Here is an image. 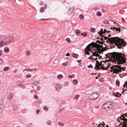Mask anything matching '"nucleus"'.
<instances>
[{"label":"nucleus","mask_w":127,"mask_h":127,"mask_svg":"<svg viewBox=\"0 0 127 127\" xmlns=\"http://www.w3.org/2000/svg\"><path fill=\"white\" fill-rule=\"evenodd\" d=\"M68 84V83L67 82H65L64 83V85L65 86H67Z\"/></svg>","instance_id":"nucleus-44"},{"label":"nucleus","mask_w":127,"mask_h":127,"mask_svg":"<svg viewBox=\"0 0 127 127\" xmlns=\"http://www.w3.org/2000/svg\"><path fill=\"white\" fill-rule=\"evenodd\" d=\"M2 52L1 50L0 51V56L2 54Z\"/></svg>","instance_id":"nucleus-61"},{"label":"nucleus","mask_w":127,"mask_h":127,"mask_svg":"<svg viewBox=\"0 0 127 127\" xmlns=\"http://www.w3.org/2000/svg\"><path fill=\"white\" fill-rule=\"evenodd\" d=\"M99 96V95L95 93L89 96V98L91 99H95Z\"/></svg>","instance_id":"nucleus-8"},{"label":"nucleus","mask_w":127,"mask_h":127,"mask_svg":"<svg viewBox=\"0 0 127 127\" xmlns=\"http://www.w3.org/2000/svg\"><path fill=\"white\" fill-rule=\"evenodd\" d=\"M101 13L99 11L97 12L96 13V15L97 16H101Z\"/></svg>","instance_id":"nucleus-30"},{"label":"nucleus","mask_w":127,"mask_h":127,"mask_svg":"<svg viewBox=\"0 0 127 127\" xmlns=\"http://www.w3.org/2000/svg\"><path fill=\"white\" fill-rule=\"evenodd\" d=\"M13 38L12 36H10L8 37H6L3 39L4 45H9L12 41Z\"/></svg>","instance_id":"nucleus-5"},{"label":"nucleus","mask_w":127,"mask_h":127,"mask_svg":"<svg viewBox=\"0 0 127 127\" xmlns=\"http://www.w3.org/2000/svg\"><path fill=\"white\" fill-rule=\"evenodd\" d=\"M110 29L111 30L113 29V30L116 31H118L119 32H120V29L119 28H116L115 27H114L113 28H110Z\"/></svg>","instance_id":"nucleus-15"},{"label":"nucleus","mask_w":127,"mask_h":127,"mask_svg":"<svg viewBox=\"0 0 127 127\" xmlns=\"http://www.w3.org/2000/svg\"><path fill=\"white\" fill-rule=\"evenodd\" d=\"M68 62H66L65 63H63L62 65L64 66H66L68 65Z\"/></svg>","instance_id":"nucleus-25"},{"label":"nucleus","mask_w":127,"mask_h":127,"mask_svg":"<svg viewBox=\"0 0 127 127\" xmlns=\"http://www.w3.org/2000/svg\"><path fill=\"white\" fill-rule=\"evenodd\" d=\"M58 124L59 126H63L64 125V123L60 122H58Z\"/></svg>","instance_id":"nucleus-26"},{"label":"nucleus","mask_w":127,"mask_h":127,"mask_svg":"<svg viewBox=\"0 0 127 127\" xmlns=\"http://www.w3.org/2000/svg\"><path fill=\"white\" fill-rule=\"evenodd\" d=\"M88 67L89 68H92L93 67L92 65L91 64H90L88 66Z\"/></svg>","instance_id":"nucleus-48"},{"label":"nucleus","mask_w":127,"mask_h":127,"mask_svg":"<svg viewBox=\"0 0 127 127\" xmlns=\"http://www.w3.org/2000/svg\"><path fill=\"white\" fill-rule=\"evenodd\" d=\"M13 96V95L12 94L9 93L8 94L7 98L8 100H10Z\"/></svg>","instance_id":"nucleus-13"},{"label":"nucleus","mask_w":127,"mask_h":127,"mask_svg":"<svg viewBox=\"0 0 127 127\" xmlns=\"http://www.w3.org/2000/svg\"><path fill=\"white\" fill-rule=\"evenodd\" d=\"M36 89L38 90H39L40 89V86H37L36 87Z\"/></svg>","instance_id":"nucleus-47"},{"label":"nucleus","mask_w":127,"mask_h":127,"mask_svg":"<svg viewBox=\"0 0 127 127\" xmlns=\"http://www.w3.org/2000/svg\"><path fill=\"white\" fill-rule=\"evenodd\" d=\"M76 32L77 33H78V34H79L80 33V31L78 30H77L76 31Z\"/></svg>","instance_id":"nucleus-46"},{"label":"nucleus","mask_w":127,"mask_h":127,"mask_svg":"<svg viewBox=\"0 0 127 127\" xmlns=\"http://www.w3.org/2000/svg\"><path fill=\"white\" fill-rule=\"evenodd\" d=\"M5 46L4 45V42L3 40L0 41V47H2Z\"/></svg>","instance_id":"nucleus-19"},{"label":"nucleus","mask_w":127,"mask_h":127,"mask_svg":"<svg viewBox=\"0 0 127 127\" xmlns=\"http://www.w3.org/2000/svg\"><path fill=\"white\" fill-rule=\"evenodd\" d=\"M126 69V67H121V70H122L123 71H125Z\"/></svg>","instance_id":"nucleus-39"},{"label":"nucleus","mask_w":127,"mask_h":127,"mask_svg":"<svg viewBox=\"0 0 127 127\" xmlns=\"http://www.w3.org/2000/svg\"><path fill=\"white\" fill-rule=\"evenodd\" d=\"M99 64H95V66H96V67H97V66H99Z\"/></svg>","instance_id":"nucleus-62"},{"label":"nucleus","mask_w":127,"mask_h":127,"mask_svg":"<svg viewBox=\"0 0 127 127\" xmlns=\"http://www.w3.org/2000/svg\"><path fill=\"white\" fill-rule=\"evenodd\" d=\"M9 69V68L8 67H6L4 68L3 69L4 71H6L8 70Z\"/></svg>","instance_id":"nucleus-32"},{"label":"nucleus","mask_w":127,"mask_h":127,"mask_svg":"<svg viewBox=\"0 0 127 127\" xmlns=\"http://www.w3.org/2000/svg\"><path fill=\"white\" fill-rule=\"evenodd\" d=\"M90 44L88 45L86 47L85 49H86V50H87L88 51H91V50L90 49Z\"/></svg>","instance_id":"nucleus-18"},{"label":"nucleus","mask_w":127,"mask_h":127,"mask_svg":"<svg viewBox=\"0 0 127 127\" xmlns=\"http://www.w3.org/2000/svg\"><path fill=\"white\" fill-rule=\"evenodd\" d=\"M3 62L2 59L0 58V64H1L3 63Z\"/></svg>","instance_id":"nucleus-41"},{"label":"nucleus","mask_w":127,"mask_h":127,"mask_svg":"<svg viewBox=\"0 0 127 127\" xmlns=\"http://www.w3.org/2000/svg\"><path fill=\"white\" fill-rule=\"evenodd\" d=\"M87 50L86 51V49H84V51H85V53L86 54H87L89 55V52Z\"/></svg>","instance_id":"nucleus-38"},{"label":"nucleus","mask_w":127,"mask_h":127,"mask_svg":"<svg viewBox=\"0 0 127 127\" xmlns=\"http://www.w3.org/2000/svg\"><path fill=\"white\" fill-rule=\"evenodd\" d=\"M66 41L68 43L70 42L71 41V40L70 38H67L66 39Z\"/></svg>","instance_id":"nucleus-36"},{"label":"nucleus","mask_w":127,"mask_h":127,"mask_svg":"<svg viewBox=\"0 0 127 127\" xmlns=\"http://www.w3.org/2000/svg\"><path fill=\"white\" fill-rule=\"evenodd\" d=\"M63 77V75L62 74H59L57 75V78L58 79H60Z\"/></svg>","instance_id":"nucleus-20"},{"label":"nucleus","mask_w":127,"mask_h":127,"mask_svg":"<svg viewBox=\"0 0 127 127\" xmlns=\"http://www.w3.org/2000/svg\"><path fill=\"white\" fill-rule=\"evenodd\" d=\"M44 10V9L43 8V7H42L41 8V9L40 10V12L41 13H42L43 12V11Z\"/></svg>","instance_id":"nucleus-40"},{"label":"nucleus","mask_w":127,"mask_h":127,"mask_svg":"<svg viewBox=\"0 0 127 127\" xmlns=\"http://www.w3.org/2000/svg\"><path fill=\"white\" fill-rule=\"evenodd\" d=\"M97 49H94V50L95 51V52L92 50L91 51V52L93 53V56H99L98 54V52L97 51Z\"/></svg>","instance_id":"nucleus-9"},{"label":"nucleus","mask_w":127,"mask_h":127,"mask_svg":"<svg viewBox=\"0 0 127 127\" xmlns=\"http://www.w3.org/2000/svg\"><path fill=\"white\" fill-rule=\"evenodd\" d=\"M103 29H101V31H100V32L102 33H103Z\"/></svg>","instance_id":"nucleus-59"},{"label":"nucleus","mask_w":127,"mask_h":127,"mask_svg":"<svg viewBox=\"0 0 127 127\" xmlns=\"http://www.w3.org/2000/svg\"><path fill=\"white\" fill-rule=\"evenodd\" d=\"M110 45V49H112L113 48L115 47V46L112 44V43H111Z\"/></svg>","instance_id":"nucleus-37"},{"label":"nucleus","mask_w":127,"mask_h":127,"mask_svg":"<svg viewBox=\"0 0 127 127\" xmlns=\"http://www.w3.org/2000/svg\"><path fill=\"white\" fill-rule=\"evenodd\" d=\"M4 49V51L5 52L7 53L9 52V47H5Z\"/></svg>","instance_id":"nucleus-16"},{"label":"nucleus","mask_w":127,"mask_h":127,"mask_svg":"<svg viewBox=\"0 0 127 127\" xmlns=\"http://www.w3.org/2000/svg\"><path fill=\"white\" fill-rule=\"evenodd\" d=\"M34 97L35 99H37L38 98V96L36 95H35L34 96Z\"/></svg>","instance_id":"nucleus-55"},{"label":"nucleus","mask_w":127,"mask_h":127,"mask_svg":"<svg viewBox=\"0 0 127 127\" xmlns=\"http://www.w3.org/2000/svg\"><path fill=\"white\" fill-rule=\"evenodd\" d=\"M55 87L56 90L57 91H59L61 89V86L59 84H56V85Z\"/></svg>","instance_id":"nucleus-11"},{"label":"nucleus","mask_w":127,"mask_h":127,"mask_svg":"<svg viewBox=\"0 0 127 127\" xmlns=\"http://www.w3.org/2000/svg\"><path fill=\"white\" fill-rule=\"evenodd\" d=\"M43 109L44 110L46 111H47L48 110V109L47 107H44L43 108Z\"/></svg>","instance_id":"nucleus-43"},{"label":"nucleus","mask_w":127,"mask_h":127,"mask_svg":"<svg viewBox=\"0 0 127 127\" xmlns=\"http://www.w3.org/2000/svg\"><path fill=\"white\" fill-rule=\"evenodd\" d=\"M93 55L89 57V59L90 60H91L93 61H95V60H96V59H97V58H96L95 59V58H94L92 56H93Z\"/></svg>","instance_id":"nucleus-22"},{"label":"nucleus","mask_w":127,"mask_h":127,"mask_svg":"<svg viewBox=\"0 0 127 127\" xmlns=\"http://www.w3.org/2000/svg\"><path fill=\"white\" fill-rule=\"evenodd\" d=\"M30 54H31L30 51L28 50L27 51V53L26 54L27 55H30Z\"/></svg>","instance_id":"nucleus-42"},{"label":"nucleus","mask_w":127,"mask_h":127,"mask_svg":"<svg viewBox=\"0 0 127 127\" xmlns=\"http://www.w3.org/2000/svg\"><path fill=\"white\" fill-rule=\"evenodd\" d=\"M124 121L122 123V125H123L124 127H126L127 126V124H126V123L125 122V121H126L125 120H124Z\"/></svg>","instance_id":"nucleus-24"},{"label":"nucleus","mask_w":127,"mask_h":127,"mask_svg":"<svg viewBox=\"0 0 127 127\" xmlns=\"http://www.w3.org/2000/svg\"><path fill=\"white\" fill-rule=\"evenodd\" d=\"M73 83L75 85H77L78 83V81L76 80H74L73 81Z\"/></svg>","instance_id":"nucleus-23"},{"label":"nucleus","mask_w":127,"mask_h":127,"mask_svg":"<svg viewBox=\"0 0 127 127\" xmlns=\"http://www.w3.org/2000/svg\"><path fill=\"white\" fill-rule=\"evenodd\" d=\"M104 23L105 24H108L109 23L108 21L106 20H104L103 21Z\"/></svg>","instance_id":"nucleus-34"},{"label":"nucleus","mask_w":127,"mask_h":127,"mask_svg":"<svg viewBox=\"0 0 127 127\" xmlns=\"http://www.w3.org/2000/svg\"><path fill=\"white\" fill-rule=\"evenodd\" d=\"M43 3L42 2H41L39 3V4L40 5H42L43 4Z\"/></svg>","instance_id":"nucleus-58"},{"label":"nucleus","mask_w":127,"mask_h":127,"mask_svg":"<svg viewBox=\"0 0 127 127\" xmlns=\"http://www.w3.org/2000/svg\"><path fill=\"white\" fill-rule=\"evenodd\" d=\"M102 62H104V61H102L101 62V63H99V66H100V67L101 66H102V65H103L102 64Z\"/></svg>","instance_id":"nucleus-49"},{"label":"nucleus","mask_w":127,"mask_h":127,"mask_svg":"<svg viewBox=\"0 0 127 127\" xmlns=\"http://www.w3.org/2000/svg\"><path fill=\"white\" fill-rule=\"evenodd\" d=\"M75 76V75L74 74H73L72 75H68V77L69 78H71L74 77Z\"/></svg>","instance_id":"nucleus-28"},{"label":"nucleus","mask_w":127,"mask_h":127,"mask_svg":"<svg viewBox=\"0 0 127 127\" xmlns=\"http://www.w3.org/2000/svg\"><path fill=\"white\" fill-rule=\"evenodd\" d=\"M104 64L103 65L104 67L103 66H101L100 68L103 70H107L110 66V64L109 63V62L107 61H104Z\"/></svg>","instance_id":"nucleus-6"},{"label":"nucleus","mask_w":127,"mask_h":127,"mask_svg":"<svg viewBox=\"0 0 127 127\" xmlns=\"http://www.w3.org/2000/svg\"><path fill=\"white\" fill-rule=\"evenodd\" d=\"M79 17L81 19H83L84 18V17L83 16L82 14L80 15Z\"/></svg>","instance_id":"nucleus-45"},{"label":"nucleus","mask_w":127,"mask_h":127,"mask_svg":"<svg viewBox=\"0 0 127 127\" xmlns=\"http://www.w3.org/2000/svg\"><path fill=\"white\" fill-rule=\"evenodd\" d=\"M3 105L2 104L0 105V114H1L4 109Z\"/></svg>","instance_id":"nucleus-10"},{"label":"nucleus","mask_w":127,"mask_h":127,"mask_svg":"<svg viewBox=\"0 0 127 127\" xmlns=\"http://www.w3.org/2000/svg\"><path fill=\"white\" fill-rule=\"evenodd\" d=\"M74 8L73 7L70 8L68 10V12L69 14L72 13L74 11Z\"/></svg>","instance_id":"nucleus-14"},{"label":"nucleus","mask_w":127,"mask_h":127,"mask_svg":"<svg viewBox=\"0 0 127 127\" xmlns=\"http://www.w3.org/2000/svg\"><path fill=\"white\" fill-rule=\"evenodd\" d=\"M80 96L79 95H77L75 96L74 97V98L76 99H77Z\"/></svg>","instance_id":"nucleus-33"},{"label":"nucleus","mask_w":127,"mask_h":127,"mask_svg":"<svg viewBox=\"0 0 127 127\" xmlns=\"http://www.w3.org/2000/svg\"><path fill=\"white\" fill-rule=\"evenodd\" d=\"M72 56L74 58H77L78 56H79V55L77 54H75V53H72Z\"/></svg>","instance_id":"nucleus-17"},{"label":"nucleus","mask_w":127,"mask_h":127,"mask_svg":"<svg viewBox=\"0 0 127 127\" xmlns=\"http://www.w3.org/2000/svg\"><path fill=\"white\" fill-rule=\"evenodd\" d=\"M51 123V122L50 121H49L47 122V124L48 125H50Z\"/></svg>","instance_id":"nucleus-52"},{"label":"nucleus","mask_w":127,"mask_h":127,"mask_svg":"<svg viewBox=\"0 0 127 127\" xmlns=\"http://www.w3.org/2000/svg\"><path fill=\"white\" fill-rule=\"evenodd\" d=\"M90 31L91 32L94 33L95 32V28H92L90 29Z\"/></svg>","instance_id":"nucleus-21"},{"label":"nucleus","mask_w":127,"mask_h":127,"mask_svg":"<svg viewBox=\"0 0 127 127\" xmlns=\"http://www.w3.org/2000/svg\"><path fill=\"white\" fill-rule=\"evenodd\" d=\"M120 117H118V118L117 119V120L118 122H120Z\"/></svg>","instance_id":"nucleus-50"},{"label":"nucleus","mask_w":127,"mask_h":127,"mask_svg":"<svg viewBox=\"0 0 127 127\" xmlns=\"http://www.w3.org/2000/svg\"><path fill=\"white\" fill-rule=\"evenodd\" d=\"M44 5L45 8V9H46L47 8V5L46 4H44Z\"/></svg>","instance_id":"nucleus-57"},{"label":"nucleus","mask_w":127,"mask_h":127,"mask_svg":"<svg viewBox=\"0 0 127 127\" xmlns=\"http://www.w3.org/2000/svg\"><path fill=\"white\" fill-rule=\"evenodd\" d=\"M32 76V75L30 74H27L26 76V77L27 78H29Z\"/></svg>","instance_id":"nucleus-27"},{"label":"nucleus","mask_w":127,"mask_h":127,"mask_svg":"<svg viewBox=\"0 0 127 127\" xmlns=\"http://www.w3.org/2000/svg\"><path fill=\"white\" fill-rule=\"evenodd\" d=\"M87 33L86 32H84L82 33L81 35L82 36H83L85 37L87 36Z\"/></svg>","instance_id":"nucleus-35"},{"label":"nucleus","mask_w":127,"mask_h":127,"mask_svg":"<svg viewBox=\"0 0 127 127\" xmlns=\"http://www.w3.org/2000/svg\"><path fill=\"white\" fill-rule=\"evenodd\" d=\"M105 56L107 58H109L110 59V61L115 62L116 63L117 61V64H123L126 62V59L124 58L125 56L121 53H116L114 52L108 53L105 54Z\"/></svg>","instance_id":"nucleus-1"},{"label":"nucleus","mask_w":127,"mask_h":127,"mask_svg":"<svg viewBox=\"0 0 127 127\" xmlns=\"http://www.w3.org/2000/svg\"><path fill=\"white\" fill-rule=\"evenodd\" d=\"M111 69L110 72H113V74L114 73L119 74V72H121V66L120 65H114L110 67Z\"/></svg>","instance_id":"nucleus-3"},{"label":"nucleus","mask_w":127,"mask_h":127,"mask_svg":"<svg viewBox=\"0 0 127 127\" xmlns=\"http://www.w3.org/2000/svg\"><path fill=\"white\" fill-rule=\"evenodd\" d=\"M111 106V102H107L103 104V107L104 109L108 110L109 109Z\"/></svg>","instance_id":"nucleus-7"},{"label":"nucleus","mask_w":127,"mask_h":127,"mask_svg":"<svg viewBox=\"0 0 127 127\" xmlns=\"http://www.w3.org/2000/svg\"><path fill=\"white\" fill-rule=\"evenodd\" d=\"M113 95H114L115 96H116V97H118L120 96V95H116V94H114V93H113Z\"/></svg>","instance_id":"nucleus-51"},{"label":"nucleus","mask_w":127,"mask_h":127,"mask_svg":"<svg viewBox=\"0 0 127 127\" xmlns=\"http://www.w3.org/2000/svg\"><path fill=\"white\" fill-rule=\"evenodd\" d=\"M103 38L105 40L108 39L106 41L107 43L109 42L110 43H114L116 45L119 49L121 48L122 46H125L127 45L126 41L124 40L123 39H121L118 37H112L109 38L105 36Z\"/></svg>","instance_id":"nucleus-2"},{"label":"nucleus","mask_w":127,"mask_h":127,"mask_svg":"<svg viewBox=\"0 0 127 127\" xmlns=\"http://www.w3.org/2000/svg\"><path fill=\"white\" fill-rule=\"evenodd\" d=\"M92 44L93 45L92 47H94L97 48L98 51L100 52V53H101V52H103L106 50V47L103 48L102 45H100L96 43L92 42L90 44Z\"/></svg>","instance_id":"nucleus-4"},{"label":"nucleus","mask_w":127,"mask_h":127,"mask_svg":"<svg viewBox=\"0 0 127 127\" xmlns=\"http://www.w3.org/2000/svg\"><path fill=\"white\" fill-rule=\"evenodd\" d=\"M120 117V119L121 120H125L126 122V123H127V119H126L125 117L124 116V115L123 114L120 117Z\"/></svg>","instance_id":"nucleus-12"},{"label":"nucleus","mask_w":127,"mask_h":127,"mask_svg":"<svg viewBox=\"0 0 127 127\" xmlns=\"http://www.w3.org/2000/svg\"><path fill=\"white\" fill-rule=\"evenodd\" d=\"M101 125L102 126H103V125L102 124H99L97 126V127H101V126H100V125Z\"/></svg>","instance_id":"nucleus-54"},{"label":"nucleus","mask_w":127,"mask_h":127,"mask_svg":"<svg viewBox=\"0 0 127 127\" xmlns=\"http://www.w3.org/2000/svg\"><path fill=\"white\" fill-rule=\"evenodd\" d=\"M125 92V91H124V89L123 88V91L122 92V93L123 94Z\"/></svg>","instance_id":"nucleus-63"},{"label":"nucleus","mask_w":127,"mask_h":127,"mask_svg":"<svg viewBox=\"0 0 127 127\" xmlns=\"http://www.w3.org/2000/svg\"><path fill=\"white\" fill-rule=\"evenodd\" d=\"M21 86V87L23 89H24L25 88V86L23 85H22Z\"/></svg>","instance_id":"nucleus-53"},{"label":"nucleus","mask_w":127,"mask_h":127,"mask_svg":"<svg viewBox=\"0 0 127 127\" xmlns=\"http://www.w3.org/2000/svg\"><path fill=\"white\" fill-rule=\"evenodd\" d=\"M33 71V69H24L23 71L24 72L25 71Z\"/></svg>","instance_id":"nucleus-29"},{"label":"nucleus","mask_w":127,"mask_h":127,"mask_svg":"<svg viewBox=\"0 0 127 127\" xmlns=\"http://www.w3.org/2000/svg\"><path fill=\"white\" fill-rule=\"evenodd\" d=\"M18 85L19 86H21L22 85L21 84V83H20L18 82Z\"/></svg>","instance_id":"nucleus-56"},{"label":"nucleus","mask_w":127,"mask_h":127,"mask_svg":"<svg viewBox=\"0 0 127 127\" xmlns=\"http://www.w3.org/2000/svg\"><path fill=\"white\" fill-rule=\"evenodd\" d=\"M125 115L126 116V117H127V113H126L125 114Z\"/></svg>","instance_id":"nucleus-64"},{"label":"nucleus","mask_w":127,"mask_h":127,"mask_svg":"<svg viewBox=\"0 0 127 127\" xmlns=\"http://www.w3.org/2000/svg\"><path fill=\"white\" fill-rule=\"evenodd\" d=\"M120 82L118 80H117L116 81V85L118 86H119L120 85Z\"/></svg>","instance_id":"nucleus-31"},{"label":"nucleus","mask_w":127,"mask_h":127,"mask_svg":"<svg viewBox=\"0 0 127 127\" xmlns=\"http://www.w3.org/2000/svg\"><path fill=\"white\" fill-rule=\"evenodd\" d=\"M106 32H107V31H106V30L105 29H104V31L103 32V33H104Z\"/></svg>","instance_id":"nucleus-60"}]
</instances>
